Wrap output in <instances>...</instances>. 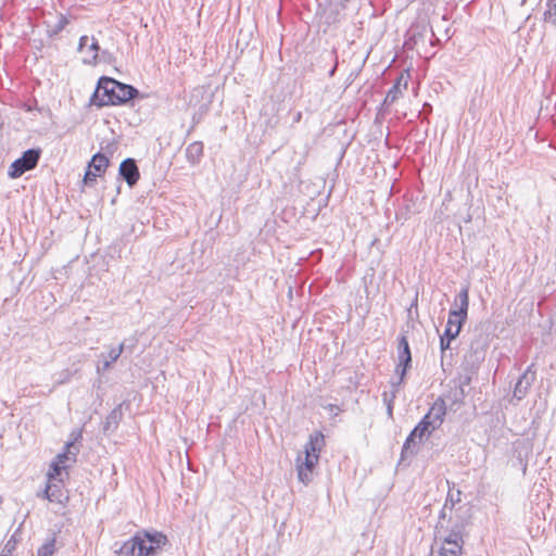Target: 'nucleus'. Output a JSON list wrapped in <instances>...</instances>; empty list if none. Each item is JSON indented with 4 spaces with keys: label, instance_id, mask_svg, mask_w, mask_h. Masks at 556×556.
<instances>
[{
    "label": "nucleus",
    "instance_id": "f257e3e1",
    "mask_svg": "<svg viewBox=\"0 0 556 556\" xmlns=\"http://www.w3.org/2000/svg\"><path fill=\"white\" fill-rule=\"evenodd\" d=\"M139 90L131 85L121 83L108 76H101L90 103L98 108L122 105L138 97Z\"/></svg>",
    "mask_w": 556,
    "mask_h": 556
},
{
    "label": "nucleus",
    "instance_id": "f03ea898",
    "mask_svg": "<svg viewBox=\"0 0 556 556\" xmlns=\"http://www.w3.org/2000/svg\"><path fill=\"white\" fill-rule=\"evenodd\" d=\"M168 544L167 536L159 531H139L127 540L118 551L124 556H156Z\"/></svg>",
    "mask_w": 556,
    "mask_h": 556
},
{
    "label": "nucleus",
    "instance_id": "7ed1b4c3",
    "mask_svg": "<svg viewBox=\"0 0 556 556\" xmlns=\"http://www.w3.org/2000/svg\"><path fill=\"white\" fill-rule=\"evenodd\" d=\"M40 149H28L23 152L22 156L16 159L9 167L8 175L15 179L24 175L26 172L34 169L40 159Z\"/></svg>",
    "mask_w": 556,
    "mask_h": 556
},
{
    "label": "nucleus",
    "instance_id": "20e7f679",
    "mask_svg": "<svg viewBox=\"0 0 556 556\" xmlns=\"http://www.w3.org/2000/svg\"><path fill=\"white\" fill-rule=\"evenodd\" d=\"M446 415V404L442 397H438L431 405L428 413L422 417L421 421L432 430V432L441 427Z\"/></svg>",
    "mask_w": 556,
    "mask_h": 556
},
{
    "label": "nucleus",
    "instance_id": "39448f33",
    "mask_svg": "<svg viewBox=\"0 0 556 556\" xmlns=\"http://www.w3.org/2000/svg\"><path fill=\"white\" fill-rule=\"evenodd\" d=\"M135 343H136V340L130 345H126L125 342H122L117 346H110L109 351L106 353H101V355H100L101 361L97 366V371L99 374L108 371L112 367V365L121 357V355L123 354V352L125 350H128L129 353L132 352V350L135 348Z\"/></svg>",
    "mask_w": 556,
    "mask_h": 556
},
{
    "label": "nucleus",
    "instance_id": "423d86ee",
    "mask_svg": "<svg viewBox=\"0 0 556 556\" xmlns=\"http://www.w3.org/2000/svg\"><path fill=\"white\" fill-rule=\"evenodd\" d=\"M464 323L462 320L455 319V317H451L448 315L447 324L443 334L440 337V349H441V362L443 363V358L445 356V352L450 349L452 340L458 337L460 329Z\"/></svg>",
    "mask_w": 556,
    "mask_h": 556
},
{
    "label": "nucleus",
    "instance_id": "0eeeda50",
    "mask_svg": "<svg viewBox=\"0 0 556 556\" xmlns=\"http://www.w3.org/2000/svg\"><path fill=\"white\" fill-rule=\"evenodd\" d=\"M535 365L531 364L528 366L526 371L518 378L513 392L514 397L517 399L518 401L525 399L530 388L532 387L533 382L535 381Z\"/></svg>",
    "mask_w": 556,
    "mask_h": 556
},
{
    "label": "nucleus",
    "instance_id": "6e6552de",
    "mask_svg": "<svg viewBox=\"0 0 556 556\" xmlns=\"http://www.w3.org/2000/svg\"><path fill=\"white\" fill-rule=\"evenodd\" d=\"M319 456L306 455L296 457V471L299 480L305 485L308 484L313 479V471L318 464Z\"/></svg>",
    "mask_w": 556,
    "mask_h": 556
},
{
    "label": "nucleus",
    "instance_id": "1a4fd4ad",
    "mask_svg": "<svg viewBox=\"0 0 556 556\" xmlns=\"http://www.w3.org/2000/svg\"><path fill=\"white\" fill-rule=\"evenodd\" d=\"M468 307H469V290L467 287L462 288L460 291L457 293L453 308L450 311L448 315L451 317H455L457 320H462V323L465 324L468 315Z\"/></svg>",
    "mask_w": 556,
    "mask_h": 556
},
{
    "label": "nucleus",
    "instance_id": "9d476101",
    "mask_svg": "<svg viewBox=\"0 0 556 556\" xmlns=\"http://www.w3.org/2000/svg\"><path fill=\"white\" fill-rule=\"evenodd\" d=\"M118 175L126 181L129 188L135 187L140 179V172L136 160L131 157L125 159L119 165Z\"/></svg>",
    "mask_w": 556,
    "mask_h": 556
},
{
    "label": "nucleus",
    "instance_id": "9b49d317",
    "mask_svg": "<svg viewBox=\"0 0 556 556\" xmlns=\"http://www.w3.org/2000/svg\"><path fill=\"white\" fill-rule=\"evenodd\" d=\"M73 440L65 444L64 451L56 455L54 462L64 465L66 460L76 462V455L79 448L75 445L76 441L81 439V431L72 432Z\"/></svg>",
    "mask_w": 556,
    "mask_h": 556
},
{
    "label": "nucleus",
    "instance_id": "f8f14e48",
    "mask_svg": "<svg viewBox=\"0 0 556 556\" xmlns=\"http://www.w3.org/2000/svg\"><path fill=\"white\" fill-rule=\"evenodd\" d=\"M325 446V435L321 431L312 433L304 446V453L311 456H319L321 448Z\"/></svg>",
    "mask_w": 556,
    "mask_h": 556
},
{
    "label": "nucleus",
    "instance_id": "ddd939ff",
    "mask_svg": "<svg viewBox=\"0 0 556 556\" xmlns=\"http://www.w3.org/2000/svg\"><path fill=\"white\" fill-rule=\"evenodd\" d=\"M442 539L443 543L446 545H451V549H459V552L463 551L464 545V536L456 533L451 532V530L443 527V530L441 531V534H439Z\"/></svg>",
    "mask_w": 556,
    "mask_h": 556
},
{
    "label": "nucleus",
    "instance_id": "4468645a",
    "mask_svg": "<svg viewBox=\"0 0 556 556\" xmlns=\"http://www.w3.org/2000/svg\"><path fill=\"white\" fill-rule=\"evenodd\" d=\"M397 341V361L404 365L412 364V353L407 337L402 333Z\"/></svg>",
    "mask_w": 556,
    "mask_h": 556
},
{
    "label": "nucleus",
    "instance_id": "2eb2a0df",
    "mask_svg": "<svg viewBox=\"0 0 556 556\" xmlns=\"http://www.w3.org/2000/svg\"><path fill=\"white\" fill-rule=\"evenodd\" d=\"M109 165V157L101 152L96 153L88 163V167L99 176L105 173Z\"/></svg>",
    "mask_w": 556,
    "mask_h": 556
},
{
    "label": "nucleus",
    "instance_id": "dca6fc26",
    "mask_svg": "<svg viewBox=\"0 0 556 556\" xmlns=\"http://www.w3.org/2000/svg\"><path fill=\"white\" fill-rule=\"evenodd\" d=\"M123 413H122V404L117 405L115 408H113L110 414L106 416L104 425H103V431H114L119 421L122 420Z\"/></svg>",
    "mask_w": 556,
    "mask_h": 556
},
{
    "label": "nucleus",
    "instance_id": "f3484780",
    "mask_svg": "<svg viewBox=\"0 0 556 556\" xmlns=\"http://www.w3.org/2000/svg\"><path fill=\"white\" fill-rule=\"evenodd\" d=\"M203 143L201 141H194L190 143L186 149V157L192 165L199 164L203 156Z\"/></svg>",
    "mask_w": 556,
    "mask_h": 556
},
{
    "label": "nucleus",
    "instance_id": "a211bd4d",
    "mask_svg": "<svg viewBox=\"0 0 556 556\" xmlns=\"http://www.w3.org/2000/svg\"><path fill=\"white\" fill-rule=\"evenodd\" d=\"M448 523L450 526L446 527V529L451 530V532H456L464 536L465 530L469 522L467 517L456 513L454 517L448 519Z\"/></svg>",
    "mask_w": 556,
    "mask_h": 556
},
{
    "label": "nucleus",
    "instance_id": "6ab92c4d",
    "mask_svg": "<svg viewBox=\"0 0 556 556\" xmlns=\"http://www.w3.org/2000/svg\"><path fill=\"white\" fill-rule=\"evenodd\" d=\"M50 493V502L54 503H63L64 500H67V496L64 495L62 490V479H59L58 482L49 481L48 483V494Z\"/></svg>",
    "mask_w": 556,
    "mask_h": 556
},
{
    "label": "nucleus",
    "instance_id": "aec40b11",
    "mask_svg": "<svg viewBox=\"0 0 556 556\" xmlns=\"http://www.w3.org/2000/svg\"><path fill=\"white\" fill-rule=\"evenodd\" d=\"M68 22L70 21H68L67 16L62 13H60L56 16V22L53 25H50L48 22H46L47 26H48L47 33H48L49 37H54L58 34H60L66 27Z\"/></svg>",
    "mask_w": 556,
    "mask_h": 556
},
{
    "label": "nucleus",
    "instance_id": "412c9836",
    "mask_svg": "<svg viewBox=\"0 0 556 556\" xmlns=\"http://www.w3.org/2000/svg\"><path fill=\"white\" fill-rule=\"evenodd\" d=\"M543 22L556 28V0H546Z\"/></svg>",
    "mask_w": 556,
    "mask_h": 556
},
{
    "label": "nucleus",
    "instance_id": "4be33fe9",
    "mask_svg": "<svg viewBox=\"0 0 556 556\" xmlns=\"http://www.w3.org/2000/svg\"><path fill=\"white\" fill-rule=\"evenodd\" d=\"M415 440H416V437L413 435V433L410 432L408 434V437L406 438V440L403 444V447H402V453H401L402 459H405L407 456H413V455L417 454Z\"/></svg>",
    "mask_w": 556,
    "mask_h": 556
},
{
    "label": "nucleus",
    "instance_id": "5701e85b",
    "mask_svg": "<svg viewBox=\"0 0 556 556\" xmlns=\"http://www.w3.org/2000/svg\"><path fill=\"white\" fill-rule=\"evenodd\" d=\"M401 79L402 78H399L397 81L389 89L383 100V105L393 104L402 96Z\"/></svg>",
    "mask_w": 556,
    "mask_h": 556
},
{
    "label": "nucleus",
    "instance_id": "b1692460",
    "mask_svg": "<svg viewBox=\"0 0 556 556\" xmlns=\"http://www.w3.org/2000/svg\"><path fill=\"white\" fill-rule=\"evenodd\" d=\"M460 495H462L460 490L450 489L446 500H445V503H444V508H448L452 510L454 508L455 504L460 502Z\"/></svg>",
    "mask_w": 556,
    "mask_h": 556
},
{
    "label": "nucleus",
    "instance_id": "393cba45",
    "mask_svg": "<svg viewBox=\"0 0 556 556\" xmlns=\"http://www.w3.org/2000/svg\"><path fill=\"white\" fill-rule=\"evenodd\" d=\"M412 433L421 441L424 438L430 437L432 434V430H430L426 422L420 420L412 430Z\"/></svg>",
    "mask_w": 556,
    "mask_h": 556
},
{
    "label": "nucleus",
    "instance_id": "a878e982",
    "mask_svg": "<svg viewBox=\"0 0 556 556\" xmlns=\"http://www.w3.org/2000/svg\"><path fill=\"white\" fill-rule=\"evenodd\" d=\"M65 469V465H61L60 463L52 462L50 469L47 473L49 481L59 480L60 476L62 475V471Z\"/></svg>",
    "mask_w": 556,
    "mask_h": 556
},
{
    "label": "nucleus",
    "instance_id": "bb28decb",
    "mask_svg": "<svg viewBox=\"0 0 556 556\" xmlns=\"http://www.w3.org/2000/svg\"><path fill=\"white\" fill-rule=\"evenodd\" d=\"M412 367V364L404 365L402 363H397L395 367V374L399 376V381L393 382L392 386H395L397 389L403 383L404 378L407 374V370Z\"/></svg>",
    "mask_w": 556,
    "mask_h": 556
},
{
    "label": "nucleus",
    "instance_id": "cd10ccee",
    "mask_svg": "<svg viewBox=\"0 0 556 556\" xmlns=\"http://www.w3.org/2000/svg\"><path fill=\"white\" fill-rule=\"evenodd\" d=\"M54 545L55 539L52 538L48 542H46L42 546H40L37 551V556H52L54 554Z\"/></svg>",
    "mask_w": 556,
    "mask_h": 556
},
{
    "label": "nucleus",
    "instance_id": "c85d7f7f",
    "mask_svg": "<svg viewBox=\"0 0 556 556\" xmlns=\"http://www.w3.org/2000/svg\"><path fill=\"white\" fill-rule=\"evenodd\" d=\"M89 50L93 52V55H92L91 60H84V63H86V64H96L97 60H98V56H99L98 52L100 50V47H99L98 41L94 38H92V42L89 46Z\"/></svg>",
    "mask_w": 556,
    "mask_h": 556
},
{
    "label": "nucleus",
    "instance_id": "c756f323",
    "mask_svg": "<svg viewBox=\"0 0 556 556\" xmlns=\"http://www.w3.org/2000/svg\"><path fill=\"white\" fill-rule=\"evenodd\" d=\"M17 545V541L15 539V535H12L5 543L1 554H7L8 556H11V554L15 551Z\"/></svg>",
    "mask_w": 556,
    "mask_h": 556
},
{
    "label": "nucleus",
    "instance_id": "7c9ffc66",
    "mask_svg": "<svg viewBox=\"0 0 556 556\" xmlns=\"http://www.w3.org/2000/svg\"><path fill=\"white\" fill-rule=\"evenodd\" d=\"M397 391H399V389L395 386H392L391 393H388L386 391L382 393V400L386 405H389V403L394 404V400L396 397Z\"/></svg>",
    "mask_w": 556,
    "mask_h": 556
},
{
    "label": "nucleus",
    "instance_id": "2f4dec72",
    "mask_svg": "<svg viewBox=\"0 0 556 556\" xmlns=\"http://www.w3.org/2000/svg\"><path fill=\"white\" fill-rule=\"evenodd\" d=\"M97 176H99L97 173L87 167V170L84 176V184L86 186H92L96 182Z\"/></svg>",
    "mask_w": 556,
    "mask_h": 556
},
{
    "label": "nucleus",
    "instance_id": "473e14b6",
    "mask_svg": "<svg viewBox=\"0 0 556 556\" xmlns=\"http://www.w3.org/2000/svg\"><path fill=\"white\" fill-rule=\"evenodd\" d=\"M462 552L459 549H451L445 546H442L438 553V556H460Z\"/></svg>",
    "mask_w": 556,
    "mask_h": 556
},
{
    "label": "nucleus",
    "instance_id": "72a5a7b5",
    "mask_svg": "<svg viewBox=\"0 0 556 556\" xmlns=\"http://www.w3.org/2000/svg\"><path fill=\"white\" fill-rule=\"evenodd\" d=\"M446 509L447 508H444V506H443L441 511H440L439 521H438V523L435 526L437 534H441V531L443 530L442 520H444L445 517H446Z\"/></svg>",
    "mask_w": 556,
    "mask_h": 556
},
{
    "label": "nucleus",
    "instance_id": "f704fd0d",
    "mask_svg": "<svg viewBox=\"0 0 556 556\" xmlns=\"http://www.w3.org/2000/svg\"><path fill=\"white\" fill-rule=\"evenodd\" d=\"M88 41H89L88 36H81L79 38L78 50L81 51L84 49V47L88 43Z\"/></svg>",
    "mask_w": 556,
    "mask_h": 556
},
{
    "label": "nucleus",
    "instance_id": "c9c22d12",
    "mask_svg": "<svg viewBox=\"0 0 556 556\" xmlns=\"http://www.w3.org/2000/svg\"><path fill=\"white\" fill-rule=\"evenodd\" d=\"M412 39L414 40L415 43H417L418 39L422 37V33H416L414 29H412Z\"/></svg>",
    "mask_w": 556,
    "mask_h": 556
},
{
    "label": "nucleus",
    "instance_id": "e433bc0d",
    "mask_svg": "<svg viewBox=\"0 0 556 556\" xmlns=\"http://www.w3.org/2000/svg\"><path fill=\"white\" fill-rule=\"evenodd\" d=\"M101 55L104 61H108V62L111 61L112 54L109 51H106V50L102 51Z\"/></svg>",
    "mask_w": 556,
    "mask_h": 556
},
{
    "label": "nucleus",
    "instance_id": "4c0bfd02",
    "mask_svg": "<svg viewBox=\"0 0 556 556\" xmlns=\"http://www.w3.org/2000/svg\"><path fill=\"white\" fill-rule=\"evenodd\" d=\"M429 30H430V33H431V39H430L431 45H435L437 42H439V39H438V38H435V35H434V33H433L432 28H430Z\"/></svg>",
    "mask_w": 556,
    "mask_h": 556
},
{
    "label": "nucleus",
    "instance_id": "58836bf2",
    "mask_svg": "<svg viewBox=\"0 0 556 556\" xmlns=\"http://www.w3.org/2000/svg\"><path fill=\"white\" fill-rule=\"evenodd\" d=\"M393 405L394 404H390V403H389V405H387V413H388V416L391 418L393 416Z\"/></svg>",
    "mask_w": 556,
    "mask_h": 556
},
{
    "label": "nucleus",
    "instance_id": "ea45409f",
    "mask_svg": "<svg viewBox=\"0 0 556 556\" xmlns=\"http://www.w3.org/2000/svg\"><path fill=\"white\" fill-rule=\"evenodd\" d=\"M42 497L50 501V493L48 494V485L46 486V489L42 492Z\"/></svg>",
    "mask_w": 556,
    "mask_h": 556
},
{
    "label": "nucleus",
    "instance_id": "a19ab883",
    "mask_svg": "<svg viewBox=\"0 0 556 556\" xmlns=\"http://www.w3.org/2000/svg\"><path fill=\"white\" fill-rule=\"evenodd\" d=\"M301 116H302L301 112H298V114H296V116H295L294 121H295V122H299V121L301 119Z\"/></svg>",
    "mask_w": 556,
    "mask_h": 556
},
{
    "label": "nucleus",
    "instance_id": "79ce46f5",
    "mask_svg": "<svg viewBox=\"0 0 556 556\" xmlns=\"http://www.w3.org/2000/svg\"><path fill=\"white\" fill-rule=\"evenodd\" d=\"M528 0H521V3L520 5H525L527 3Z\"/></svg>",
    "mask_w": 556,
    "mask_h": 556
},
{
    "label": "nucleus",
    "instance_id": "37998d69",
    "mask_svg": "<svg viewBox=\"0 0 556 556\" xmlns=\"http://www.w3.org/2000/svg\"><path fill=\"white\" fill-rule=\"evenodd\" d=\"M427 28H428V26H427V25H424V26H422V30H424V31H426V30H427Z\"/></svg>",
    "mask_w": 556,
    "mask_h": 556
}]
</instances>
